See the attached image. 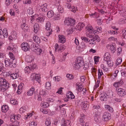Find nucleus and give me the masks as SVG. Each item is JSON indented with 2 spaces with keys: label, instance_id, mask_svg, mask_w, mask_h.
<instances>
[{
  "label": "nucleus",
  "instance_id": "nucleus-26",
  "mask_svg": "<svg viewBox=\"0 0 126 126\" xmlns=\"http://www.w3.org/2000/svg\"><path fill=\"white\" fill-rule=\"evenodd\" d=\"M47 4L46 3L44 4L41 7V8L43 12H46L47 11Z\"/></svg>",
  "mask_w": 126,
  "mask_h": 126
},
{
  "label": "nucleus",
  "instance_id": "nucleus-50",
  "mask_svg": "<svg viewBox=\"0 0 126 126\" xmlns=\"http://www.w3.org/2000/svg\"><path fill=\"white\" fill-rule=\"evenodd\" d=\"M122 62V59L120 58H119L117 59L116 60V64L117 65H119L121 64Z\"/></svg>",
  "mask_w": 126,
  "mask_h": 126
},
{
  "label": "nucleus",
  "instance_id": "nucleus-15",
  "mask_svg": "<svg viewBox=\"0 0 126 126\" xmlns=\"http://www.w3.org/2000/svg\"><path fill=\"white\" fill-rule=\"evenodd\" d=\"M5 66L6 67L9 66L10 67H12L13 66V64L10 60L9 59H6L5 60Z\"/></svg>",
  "mask_w": 126,
  "mask_h": 126
},
{
  "label": "nucleus",
  "instance_id": "nucleus-59",
  "mask_svg": "<svg viewBox=\"0 0 126 126\" xmlns=\"http://www.w3.org/2000/svg\"><path fill=\"white\" fill-rule=\"evenodd\" d=\"M101 66L103 69L105 71H108V68L106 67L103 64H101Z\"/></svg>",
  "mask_w": 126,
  "mask_h": 126
},
{
  "label": "nucleus",
  "instance_id": "nucleus-4",
  "mask_svg": "<svg viewBox=\"0 0 126 126\" xmlns=\"http://www.w3.org/2000/svg\"><path fill=\"white\" fill-rule=\"evenodd\" d=\"M75 23L76 21L74 19L70 18L66 19L64 21L65 25L68 26H73Z\"/></svg>",
  "mask_w": 126,
  "mask_h": 126
},
{
  "label": "nucleus",
  "instance_id": "nucleus-41",
  "mask_svg": "<svg viewBox=\"0 0 126 126\" xmlns=\"http://www.w3.org/2000/svg\"><path fill=\"white\" fill-rule=\"evenodd\" d=\"M122 11H123L122 12L123 16L125 18L126 17V8L124 7V9H122Z\"/></svg>",
  "mask_w": 126,
  "mask_h": 126
},
{
  "label": "nucleus",
  "instance_id": "nucleus-18",
  "mask_svg": "<svg viewBox=\"0 0 126 126\" xmlns=\"http://www.w3.org/2000/svg\"><path fill=\"white\" fill-rule=\"evenodd\" d=\"M111 57L110 54L109 52L106 53L104 56V60L105 61L110 59Z\"/></svg>",
  "mask_w": 126,
  "mask_h": 126
},
{
  "label": "nucleus",
  "instance_id": "nucleus-2",
  "mask_svg": "<svg viewBox=\"0 0 126 126\" xmlns=\"http://www.w3.org/2000/svg\"><path fill=\"white\" fill-rule=\"evenodd\" d=\"M83 64V59L80 57H78L73 64L74 68L75 69H79Z\"/></svg>",
  "mask_w": 126,
  "mask_h": 126
},
{
  "label": "nucleus",
  "instance_id": "nucleus-53",
  "mask_svg": "<svg viewBox=\"0 0 126 126\" xmlns=\"http://www.w3.org/2000/svg\"><path fill=\"white\" fill-rule=\"evenodd\" d=\"M106 61L107 62V63L108 64V65H109V66H111L113 65V63L111 61L110 59L108 61Z\"/></svg>",
  "mask_w": 126,
  "mask_h": 126
},
{
  "label": "nucleus",
  "instance_id": "nucleus-12",
  "mask_svg": "<svg viewBox=\"0 0 126 126\" xmlns=\"http://www.w3.org/2000/svg\"><path fill=\"white\" fill-rule=\"evenodd\" d=\"M76 86L79 92L83 91V86L81 83L77 82L76 84Z\"/></svg>",
  "mask_w": 126,
  "mask_h": 126
},
{
  "label": "nucleus",
  "instance_id": "nucleus-40",
  "mask_svg": "<svg viewBox=\"0 0 126 126\" xmlns=\"http://www.w3.org/2000/svg\"><path fill=\"white\" fill-rule=\"evenodd\" d=\"M26 110V108L24 106H22L19 109V112L20 113H23Z\"/></svg>",
  "mask_w": 126,
  "mask_h": 126
},
{
  "label": "nucleus",
  "instance_id": "nucleus-28",
  "mask_svg": "<svg viewBox=\"0 0 126 126\" xmlns=\"http://www.w3.org/2000/svg\"><path fill=\"white\" fill-rule=\"evenodd\" d=\"M105 108L107 109L110 112H112L113 111V109L112 107H110L109 105H105Z\"/></svg>",
  "mask_w": 126,
  "mask_h": 126
},
{
  "label": "nucleus",
  "instance_id": "nucleus-46",
  "mask_svg": "<svg viewBox=\"0 0 126 126\" xmlns=\"http://www.w3.org/2000/svg\"><path fill=\"white\" fill-rule=\"evenodd\" d=\"M42 51V50L38 48L36 50H34V52H36L37 54L40 55Z\"/></svg>",
  "mask_w": 126,
  "mask_h": 126
},
{
  "label": "nucleus",
  "instance_id": "nucleus-13",
  "mask_svg": "<svg viewBox=\"0 0 126 126\" xmlns=\"http://www.w3.org/2000/svg\"><path fill=\"white\" fill-rule=\"evenodd\" d=\"M70 121L69 120H66L64 119H62L61 121V126H69Z\"/></svg>",
  "mask_w": 126,
  "mask_h": 126
},
{
  "label": "nucleus",
  "instance_id": "nucleus-63",
  "mask_svg": "<svg viewBox=\"0 0 126 126\" xmlns=\"http://www.w3.org/2000/svg\"><path fill=\"white\" fill-rule=\"evenodd\" d=\"M53 79H55V81L58 82L60 80L61 77L60 76H56L54 77Z\"/></svg>",
  "mask_w": 126,
  "mask_h": 126
},
{
  "label": "nucleus",
  "instance_id": "nucleus-37",
  "mask_svg": "<svg viewBox=\"0 0 126 126\" xmlns=\"http://www.w3.org/2000/svg\"><path fill=\"white\" fill-rule=\"evenodd\" d=\"M45 85L46 86V88L47 89L49 90L51 89V83L50 82H46Z\"/></svg>",
  "mask_w": 126,
  "mask_h": 126
},
{
  "label": "nucleus",
  "instance_id": "nucleus-9",
  "mask_svg": "<svg viewBox=\"0 0 126 126\" xmlns=\"http://www.w3.org/2000/svg\"><path fill=\"white\" fill-rule=\"evenodd\" d=\"M45 19V17L43 16H38L36 19V21L37 22L39 23H43Z\"/></svg>",
  "mask_w": 126,
  "mask_h": 126
},
{
  "label": "nucleus",
  "instance_id": "nucleus-22",
  "mask_svg": "<svg viewBox=\"0 0 126 126\" xmlns=\"http://www.w3.org/2000/svg\"><path fill=\"white\" fill-rule=\"evenodd\" d=\"M123 84V81H122L120 80V81L114 82L113 84V86L115 88H117L119 87Z\"/></svg>",
  "mask_w": 126,
  "mask_h": 126
},
{
  "label": "nucleus",
  "instance_id": "nucleus-7",
  "mask_svg": "<svg viewBox=\"0 0 126 126\" xmlns=\"http://www.w3.org/2000/svg\"><path fill=\"white\" fill-rule=\"evenodd\" d=\"M31 77L32 79V80L35 79L36 81L39 83L40 80V74H36L33 73L31 75Z\"/></svg>",
  "mask_w": 126,
  "mask_h": 126
},
{
  "label": "nucleus",
  "instance_id": "nucleus-21",
  "mask_svg": "<svg viewBox=\"0 0 126 126\" xmlns=\"http://www.w3.org/2000/svg\"><path fill=\"white\" fill-rule=\"evenodd\" d=\"M67 94V96L69 99H71L74 98L75 96L72 92H68Z\"/></svg>",
  "mask_w": 126,
  "mask_h": 126
},
{
  "label": "nucleus",
  "instance_id": "nucleus-51",
  "mask_svg": "<svg viewBox=\"0 0 126 126\" xmlns=\"http://www.w3.org/2000/svg\"><path fill=\"white\" fill-rule=\"evenodd\" d=\"M10 75L12 79H15L17 78V74L16 73H13L11 74Z\"/></svg>",
  "mask_w": 126,
  "mask_h": 126
},
{
  "label": "nucleus",
  "instance_id": "nucleus-6",
  "mask_svg": "<svg viewBox=\"0 0 126 126\" xmlns=\"http://www.w3.org/2000/svg\"><path fill=\"white\" fill-rule=\"evenodd\" d=\"M110 114L108 112L104 113L102 116V119L103 121H107L111 119Z\"/></svg>",
  "mask_w": 126,
  "mask_h": 126
},
{
  "label": "nucleus",
  "instance_id": "nucleus-19",
  "mask_svg": "<svg viewBox=\"0 0 126 126\" xmlns=\"http://www.w3.org/2000/svg\"><path fill=\"white\" fill-rule=\"evenodd\" d=\"M34 31L35 33H37L39 30L40 27L38 23H35L34 25Z\"/></svg>",
  "mask_w": 126,
  "mask_h": 126
},
{
  "label": "nucleus",
  "instance_id": "nucleus-55",
  "mask_svg": "<svg viewBox=\"0 0 126 126\" xmlns=\"http://www.w3.org/2000/svg\"><path fill=\"white\" fill-rule=\"evenodd\" d=\"M49 105V103L48 102H44L43 103V106L44 108L47 107Z\"/></svg>",
  "mask_w": 126,
  "mask_h": 126
},
{
  "label": "nucleus",
  "instance_id": "nucleus-35",
  "mask_svg": "<svg viewBox=\"0 0 126 126\" xmlns=\"http://www.w3.org/2000/svg\"><path fill=\"white\" fill-rule=\"evenodd\" d=\"M10 121L11 123L10 124H12L15 122V115H11L10 116Z\"/></svg>",
  "mask_w": 126,
  "mask_h": 126
},
{
  "label": "nucleus",
  "instance_id": "nucleus-64",
  "mask_svg": "<svg viewBox=\"0 0 126 126\" xmlns=\"http://www.w3.org/2000/svg\"><path fill=\"white\" fill-rule=\"evenodd\" d=\"M99 57L98 56H95L94 57L95 63V64L99 62Z\"/></svg>",
  "mask_w": 126,
  "mask_h": 126
},
{
  "label": "nucleus",
  "instance_id": "nucleus-45",
  "mask_svg": "<svg viewBox=\"0 0 126 126\" xmlns=\"http://www.w3.org/2000/svg\"><path fill=\"white\" fill-rule=\"evenodd\" d=\"M58 9L59 12L62 13L63 12V7L61 6H58Z\"/></svg>",
  "mask_w": 126,
  "mask_h": 126
},
{
  "label": "nucleus",
  "instance_id": "nucleus-44",
  "mask_svg": "<svg viewBox=\"0 0 126 126\" xmlns=\"http://www.w3.org/2000/svg\"><path fill=\"white\" fill-rule=\"evenodd\" d=\"M84 118L85 116H81L79 119L78 121V122L79 124L80 123H81L82 122H84Z\"/></svg>",
  "mask_w": 126,
  "mask_h": 126
},
{
  "label": "nucleus",
  "instance_id": "nucleus-49",
  "mask_svg": "<svg viewBox=\"0 0 126 126\" xmlns=\"http://www.w3.org/2000/svg\"><path fill=\"white\" fill-rule=\"evenodd\" d=\"M66 77L69 79H72L74 78L72 74H67L66 75Z\"/></svg>",
  "mask_w": 126,
  "mask_h": 126
},
{
  "label": "nucleus",
  "instance_id": "nucleus-31",
  "mask_svg": "<svg viewBox=\"0 0 126 126\" xmlns=\"http://www.w3.org/2000/svg\"><path fill=\"white\" fill-rule=\"evenodd\" d=\"M99 38V37H98V36H96L95 38H94L93 40L91 39V40H89V42H90V44H92L93 45H94L95 44V42H94L95 39L97 40V38H98V40H98L99 39L98 38Z\"/></svg>",
  "mask_w": 126,
  "mask_h": 126
},
{
  "label": "nucleus",
  "instance_id": "nucleus-57",
  "mask_svg": "<svg viewBox=\"0 0 126 126\" xmlns=\"http://www.w3.org/2000/svg\"><path fill=\"white\" fill-rule=\"evenodd\" d=\"M89 64L88 63H86L84 64L83 69L84 70L87 69L89 67Z\"/></svg>",
  "mask_w": 126,
  "mask_h": 126
},
{
  "label": "nucleus",
  "instance_id": "nucleus-54",
  "mask_svg": "<svg viewBox=\"0 0 126 126\" xmlns=\"http://www.w3.org/2000/svg\"><path fill=\"white\" fill-rule=\"evenodd\" d=\"M45 124L46 126H50L51 124L50 120L48 119H46L45 122Z\"/></svg>",
  "mask_w": 126,
  "mask_h": 126
},
{
  "label": "nucleus",
  "instance_id": "nucleus-24",
  "mask_svg": "<svg viewBox=\"0 0 126 126\" xmlns=\"http://www.w3.org/2000/svg\"><path fill=\"white\" fill-rule=\"evenodd\" d=\"M103 74L102 71L99 69L98 71V77L97 81H99V82L100 81V79L101 78V76L103 75Z\"/></svg>",
  "mask_w": 126,
  "mask_h": 126
},
{
  "label": "nucleus",
  "instance_id": "nucleus-16",
  "mask_svg": "<svg viewBox=\"0 0 126 126\" xmlns=\"http://www.w3.org/2000/svg\"><path fill=\"white\" fill-rule=\"evenodd\" d=\"M117 94L119 95L123 96L125 95L126 94V92L124 89L120 88L118 90Z\"/></svg>",
  "mask_w": 126,
  "mask_h": 126
},
{
  "label": "nucleus",
  "instance_id": "nucleus-43",
  "mask_svg": "<svg viewBox=\"0 0 126 126\" xmlns=\"http://www.w3.org/2000/svg\"><path fill=\"white\" fill-rule=\"evenodd\" d=\"M95 28L96 29V30L95 31H93V32H94L96 33V32H101L102 28L101 27H99L98 26H96L95 27Z\"/></svg>",
  "mask_w": 126,
  "mask_h": 126
},
{
  "label": "nucleus",
  "instance_id": "nucleus-48",
  "mask_svg": "<svg viewBox=\"0 0 126 126\" xmlns=\"http://www.w3.org/2000/svg\"><path fill=\"white\" fill-rule=\"evenodd\" d=\"M81 39L83 41L86 42H89V39L88 38L84 37H81Z\"/></svg>",
  "mask_w": 126,
  "mask_h": 126
},
{
  "label": "nucleus",
  "instance_id": "nucleus-29",
  "mask_svg": "<svg viewBox=\"0 0 126 126\" xmlns=\"http://www.w3.org/2000/svg\"><path fill=\"white\" fill-rule=\"evenodd\" d=\"M110 49L111 50V52L113 53H114L116 51V47L115 45H110Z\"/></svg>",
  "mask_w": 126,
  "mask_h": 126
},
{
  "label": "nucleus",
  "instance_id": "nucleus-58",
  "mask_svg": "<svg viewBox=\"0 0 126 126\" xmlns=\"http://www.w3.org/2000/svg\"><path fill=\"white\" fill-rule=\"evenodd\" d=\"M122 51V48L121 47H119L118 48V50L117 51V54L118 55H119Z\"/></svg>",
  "mask_w": 126,
  "mask_h": 126
},
{
  "label": "nucleus",
  "instance_id": "nucleus-61",
  "mask_svg": "<svg viewBox=\"0 0 126 126\" xmlns=\"http://www.w3.org/2000/svg\"><path fill=\"white\" fill-rule=\"evenodd\" d=\"M12 1V0H5V2L6 5L7 6L9 5Z\"/></svg>",
  "mask_w": 126,
  "mask_h": 126
},
{
  "label": "nucleus",
  "instance_id": "nucleus-27",
  "mask_svg": "<svg viewBox=\"0 0 126 126\" xmlns=\"http://www.w3.org/2000/svg\"><path fill=\"white\" fill-rule=\"evenodd\" d=\"M32 38L34 41L37 44L40 43V39L36 35H35L33 36Z\"/></svg>",
  "mask_w": 126,
  "mask_h": 126
},
{
  "label": "nucleus",
  "instance_id": "nucleus-1",
  "mask_svg": "<svg viewBox=\"0 0 126 126\" xmlns=\"http://www.w3.org/2000/svg\"><path fill=\"white\" fill-rule=\"evenodd\" d=\"M7 81L2 78H0V91L4 92L9 88V86Z\"/></svg>",
  "mask_w": 126,
  "mask_h": 126
},
{
  "label": "nucleus",
  "instance_id": "nucleus-62",
  "mask_svg": "<svg viewBox=\"0 0 126 126\" xmlns=\"http://www.w3.org/2000/svg\"><path fill=\"white\" fill-rule=\"evenodd\" d=\"M31 47V48H32L33 51H34V50H36L38 48L37 46H36L34 44L32 45Z\"/></svg>",
  "mask_w": 126,
  "mask_h": 126
},
{
  "label": "nucleus",
  "instance_id": "nucleus-17",
  "mask_svg": "<svg viewBox=\"0 0 126 126\" xmlns=\"http://www.w3.org/2000/svg\"><path fill=\"white\" fill-rule=\"evenodd\" d=\"M85 25L83 23H79L75 27V29L77 30L80 31L81 29H82Z\"/></svg>",
  "mask_w": 126,
  "mask_h": 126
},
{
  "label": "nucleus",
  "instance_id": "nucleus-14",
  "mask_svg": "<svg viewBox=\"0 0 126 126\" xmlns=\"http://www.w3.org/2000/svg\"><path fill=\"white\" fill-rule=\"evenodd\" d=\"M16 35L15 31H12L11 35L9 37V39L10 40L15 39L17 38Z\"/></svg>",
  "mask_w": 126,
  "mask_h": 126
},
{
  "label": "nucleus",
  "instance_id": "nucleus-10",
  "mask_svg": "<svg viewBox=\"0 0 126 126\" xmlns=\"http://www.w3.org/2000/svg\"><path fill=\"white\" fill-rule=\"evenodd\" d=\"M58 41L59 42L63 43L66 42V39L64 36L59 35L58 36Z\"/></svg>",
  "mask_w": 126,
  "mask_h": 126
},
{
  "label": "nucleus",
  "instance_id": "nucleus-33",
  "mask_svg": "<svg viewBox=\"0 0 126 126\" xmlns=\"http://www.w3.org/2000/svg\"><path fill=\"white\" fill-rule=\"evenodd\" d=\"M3 69L0 70V75H3L4 77H6L7 75V72L4 71Z\"/></svg>",
  "mask_w": 126,
  "mask_h": 126
},
{
  "label": "nucleus",
  "instance_id": "nucleus-30",
  "mask_svg": "<svg viewBox=\"0 0 126 126\" xmlns=\"http://www.w3.org/2000/svg\"><path fill=\"white\" fill-rule=\"evenodd\" d=\"M121 36L122 39H126V28L123 30Z\"/></svg>",
  "mask_w": 126,
  "mask_h": 126
},
{
  "label": "nucleus",
  "instance_id": "nucleus-34",
  "mask_svg": "<svg viewBox=\"0 0 126 126\" xmlns=\"http://www.w3.org/2000/svg\"><path fill=\"white\" fill-rule=\"evenodd\" d=\"M2 35L5 38H7V37L8 32L6 28H4L3 30Z\"/></svg>",
  "mask_w": 126,
  "mask_h": 126
},
{
  "label": "nucleus",
  "instance_id": "nucleus-25",
  "mask_svg": "<svg viewBox=\"0 0 126 126\" xmlns=\"http://www.w3.org/2000/svg\"><path fill=\"white\" fill-rule=\"evenodd\" d=\"M51 23L49 22H47L46 24L45 29L47 31H50L51 30Z\"/></svg>",
  "mask_w": 126,
  "mask_h": 126
},
{
  "label": "nucleus",
  "instance_id": "nucleus-11",
  "mask_svg": "<svg viewBox=\"0 0 126 126\" xmlns=\"http://www.w3.org/2000/svg\"><path fill=\"white\" fill-rule=\"evenodd\" d=\"M100 95V99L101 101H106L107 100V95L106 93H102Z\"/></svg>",
  "mask_w": 126,
  "mask_h": 126
},
{
  "label": "nucleus",
  "instance_id": "nucleus-38",
  "mask_svg": "<svg viewBox=\"0 0 126 126\" xmlns=\"http://www.w3.org/2000/svg\"><path fill=\"white\" fill-rule=\"evenodd\" d=\"M10 102L11 104L14 105H17V101L16 100L13 98L10 99Z\"/></svg>",
  "mask_w": 126,
  "mask_h": 126
},
{
  "label": "nucleus",
  "instance_id": "nucleus-3",
  "mask_svg": "<svg viewBox=\"0 0 126 126\" xmlns=\"http://www.w3.org/2000/svg\"><path fill=\"white\" fill-rule=\"evenodd\" d=\"M86 36L89 38H91L92 35L90 34L92 33L93 32V30L92 26L89 25H87L86 28Z\"/></svg>",
  "mask_w": 126,
  "mask_h": 126
},
{
  "label": "nucleus",
  "instance_id": "nucleus-39",
  "mask_svg": "<svg viewBox=\"0 0 126 126\" xmlns=\"http://www.w3.org/2000/svg\"><path fill=\"white\" fill-rule=\"evenodd\" d=\"M31 71H32V69H31L29 66H27L25 67V73H29Z\"/></svg>",
  "mask_w": 126,
  "mask_h": 126
},
{
  "label": "nucleus",
  "instance_id": "nucleus-20",
  "mask_svg": "<svg viewBox=\"0 0 126 126\" xmlns=\"http://www.w3.org/2000/svg\"><path fill=\"white\" fill-rule=\"evenodd\" d=\"M108 40L109 41L111 42L112 43H117L118 41L117 39L113 36H111L109 38Z\"/></svg>",
  "mask_w": 126,
  "mask_h": 126
},
{
  "label": "nucleus",
  "instance_id": "nucleus-36",
  "mask_svg": "<svg viewBox=\"0 0 126 126\" xmlns=\"http://www.w3.org/2000/svg\"><path fill=\"white\" fill-rule=\"evenodd\" d=\"M88 102L86 101H85L83 104V106L85 109H87L89 107V105L88 104Z\"/></svg>",
  "mask_w": 126,
  "mask_h": 126
},
{
  "label": "nucleus",
  "instance_id": "nucleus-47",
  "mask_svg": "<svg viewBox=\"0 0 126 126\" xmlns=\"http://www.w3.org/2000/svg\"><path fill=\"white\" fill-rule=\"evenodd\" d=\"M100 118L97 114H95L94 116V119L95 121L97 122L99 121Z\"/></svg>",
  "mask_w": 126,
  "mask_h": 126
},
{
  "label": "nucleus",
  "instance_id": "nucleus-32",
  "mask_svg": "<svg viewBox=\"0 0 126 126\" xmlns=\"http://www.w3.org/2000/svg\"><path fill=\"white\" fill-rule=\"evenodd\" d=\"M54 13L53 11L52 10L49 11L47 13V17L48 18L52 17L54 15Z\"/></svg>",
  "mask_w": 126,
  "mask_h": 126
},
{
  "label": "nucleus",
  "instance_id": "nucleus-60",
  "mask_svg": "<svg viewBox=\"0 0 126 126\" xmlns=\"http://www.w3.org/2000/svg\"><path fill=\"white\" fill-rule=\"evenodd\" d=\"M126 23V18H124L123 19H121L119 22L120 24H122Z\"/></svg>",
  "mask_w": 126,
  "mask_h": 126
},
{
  "label": "nucleus",
  "instance_id": "nucleus-23",
  "mask_svg": "<svg viewBox=\"0 0 126 126\" xmlns=\"http://www.w3.org/2000/svg\"><path fill=\"white\" fill-rule=\"evenodd\" d=\"M2 111L3 112H6L9 109V107L8 106L3 105L1 107Z\"/></svg>",
  "mask_w": 126,
  "mask_h": 126
},
{
  "label": "nucleus",
  "instance_id": "nucleus-5",
  "mask_svg": "<svg viewBox=\"0 0 126 126\" xmlns=\"http://www.w3.org/2000/svg\"><path fill=\"white\" fill-rule=\"evenodd\" d=\"M21 46L22 49L25 51L26 52L30 50V45L26 42L22 43L21 44Z\"/></svg>",
  "mask_w": 126,
  "mask_h": 126
},
{
  "label": "nucleus",
  "instance_id": "nucleus-8",
  "mask_svg": "<svg viewBox=\"0 0 126 126\" xmlns=\"http://www.w3.org/2000/svg\"><path fill=\"white\" fill-rule=\"evenodd\" d=\"M35 88L34 87L32 86L29 89L27 93V94L28 96H32L35 93Z\"/></svg>",
  "mask_w": 126,
  "mask_h": 126
},
{
  "label": "nucleus",
  "instance_id": "nucleus-56",
  "mask_svg": "<svg viewBox=\"0 0 126 126\" xmlns=\"http://www.w3.org/2000/svg\"><path fill=\"white\" fill-rule=\"evenodd\" d=\"M9 55L11 59L13 60H15V57L13 55V54L12 52H9Z\"/></svg>",
  "mask_w": 126,
  "mask_h": 126
},
{
  "label": "nucleus",
  "instance_id": "nucleus-42",
  "mask_svg": "<svg viewBox=\"0 0 126 126\" xmlns=\"http://www.w3.org/2000/svg\"><path fill=\"white\" fill-rule=\"evenodd\" d=\"M47 92V91H44L43 90H42L40 92L39 94L41 96H44L46 94Z\"/></svg>",
  "mask_w": 126,
  "mask_h": 126
},
{
  "label": "nucleus",
  "instance_id": "nucleus-52",
  "mask_svg": "<svg viewBox=\"0 0 126 126\" xmlns=\"http://www.w3.org/2000/svg\"><path fill=\"white\" fill-rule=\"evenodd\" d=\"M31 0H25L23 1V3L26 4H31Z\"/></svg>",
  "mask_w": 126,
  "mask_h": 126
}]
</instances>
